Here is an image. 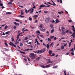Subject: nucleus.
I'll return each mask as SVG.
<instances>
[{"label": "nucleus", "instance_id": "obj_1", "mask_svg": "<svg viewBox=\"0 0 75 75\" xmlns=\"http://www.w3.org/2000/svg\"><path fill=\"white\" fill-rule=\"evenodd\" d=\"M46 5H47V6H45V5L44 4L41 5L39 6V9H41V8L44 7H49L51 6L50 5H49L47 4H46Z\"/></svg>", "mask_w": 75, "mask_h": 75}, {"label": "nucleus", "instance_id": "obj_52", "mask_svg": "<svg viewBox=\"0 0 75 75\" xmlns=\"http://www.w3.org/2000/svg\"><path fill=\"white\" fill-rule=\"evenodd\" d=\"M73 50H74V49H73V48H72L71 50H69V51H72Z\"/></svg>", "mask_w": 75, "mask_h": 75}, {"label": "nucleus", "instance_id": "obj_8", "mask_svg": "<svg viewBox=\"0 0 75 75\" xmlns=\"http://www.w3.org/2000/svg\"><path fill=\"white\" fill-rule=\"evenodd\" d=\"M40 30L41 31H43V32L44 31H45V29H43V28H40Z\"/></svg>", "mask_w": 75, "mask_h": 75}, {"label": "nucleus", "instance_id": "obj_56", "mask_svg": "<svg viewBox=\"0 0 75 75\" xmlns=\"http://www.w3.org/2000/svg\"><path fill=\"white\" fill-rule=\"evenodd\" d=\"M53 43H54V42H52V43L51 44H50V47H51V46H52V44H53Z\"/></svg>", "mask_w": 75, "mask_h": 75}, {"label": "nucleus", "instance_id": "obj_28", "mask_svg": "<svg viewBox=\"0 0 75 75\" xmlns=\"http://www.w3.org/2000/svg\"><path fill=\"white\" fill-rule=\"evenodd\" d=\"M54 4H52V5L53 6H56V4H55V3H54V2H53V3Z\"/></svg>", "mask_w": 75, "mask_h": 75}, {"label": "nucleus", "instance_id": "obj_51", "mask_svg": "<svg viewBox=\"0 0 75 75\" xmlns=\"http://www.w3.org/2000/svg\"><path fill=\"white\" fill-rule=\"evenodd\" d=\"M58 13H59V14H62V13H61V12H58Z\"/></svg>", "mask_w": 75, "mask_h": 75}, {"label": "nucleus", "instance_id": "obj_62", "mask_svg": "<svg viewBox=\"0 0 75 75\" xmlns=\"http://www.w3.org/2000/svg\"><path fill=\"white\" fill-rule=\"evenodd\" d=\"M28 39V38L27 37H26L25 38V40H27Z\"/></svg>", "mask_w": 75, "mask_h": 75}, {"label": "nucleus", "instance_id": "obj_41", "mask_svg": "<svg viewBox=\"0 0 75 75\" xmlns=\"http://www.w3.org/2000/svg\"><path fill=\"white\" fill-rule=\"evenodd\" d=\"M14 38H11V41L13 42V41H14Z\"/></svg>", "mask_w": 75, "mask_h": 75}, {"label": "nucleus", "instance_id": "obj_4", "mask_svg": "<svg viewBox=\"0 0 75 75\" xmlns=\"http://www.w3.org/2000/svg\"><path fill=\"white\" fill-rule=\"evenodd\" d=\"M50 65H51L50 64V65H47L46 66H44L43 65H40V67H41V68H48L49 67H50Z\"/></svg>", "mask_w": 75, "mask_h": 75}, {"label": "nucleus", "instance_id": "obj_35", "mask_svg": "<svg viewBox=\"0 0 75 75\" xmlns=\"http://www.w3.org/2000/svg\"><path fill=\"white\" fill-rule=\"evenodd\" d=\"M61 48L62 49H64V47L63 45H62L61 46Z\"/></svg>", "mask_w": 75, "mask_h": 75}, {"label": "nucleus", "instance_id": "obj_13", "mask_svg": "<svg viewBox=\"0 0 75 75\" xmlns=\"http://www.w3.org/2000/svg\"><path fill=\"white\" fill-rule=\"evenodd\" d=\"M30 9H29V10H28V11H27V9H26L25 11V12L26 13H27V11L28 13L30 12Z\"/></svg>", "mask_w": 75, "mask_h": 75}, {"label": "nucleus", "instance_id": "obj_64", "mask_svg": "<svg viewBox=\"0 0 75 75\" xmlns=\"http://www.w3.org/2000/svg\"><path fill=\"white\" fill-rule=\"evenodd\" d=\"M31 44H32V43H31V42H29L28 43V44H30V45H31Z\"/></svg>", "mask_w": 75, "mask_h": 75}, {"label": "nucleus", "instance_id": "obj_46", "mask_svg": "<svg viewBox=\"0 0 75 75\" xmlns=\"http://www.w3.org/2000/svg\"><path fill=\"white\" fill-rule=\"evenodd\" d=\"M40 35V37H42V38H43V35Z\"/></svg>", "mask_w": 75, "mask_h": 75}, {"label": "nucleus", "instance_id": "obj_36", "mask_svg": "<svg viewBox=\"0 0 75 75\" xmlns=\"http://www.w3.org/2000/svg\"><path fill=\"white\" fill-rule=\"evenodd\" d=\"M71 42H69V47H71Z\"/></svg>", "mask_w": 75, "mask_h": 75}, {"label": "nucleus", "instance_id": "obj_24", "mask_svg": "<svg viewBox=\"0 0 75 75\" xmlns=\"http://www.w3.org/2000/svg\"><path fill=\"white\" fill-rule=\"evenodd\" d=\"M8 28V26L6 25L4 29L5 30H7V29Z\"/></svg>", "mask_w": 75, "mask_h": 75}, {"label": "nucleus", "instance_id": "obj_53", "mask_svg": "<svg viewBox=\"0 0 75 75\" xmlns=\"http://www.w3.org/2000/svg\"><path fill=\"white\" fill-rule=\"evenodd\" d=\"M72 30L73 31H74V33H75V29L74 28V29H72Z\"/></svg>", "mask_w": 75, "mask_h": 75}, {"label": "nucleus", "instance_id": "obj_21", "mask_svg": "<svg viewBox=\"0 0 75 75\" xmlns=\"http://www.w3.org/2000/svg\"><path fill=\"white\" fill-rule=\"evenodd\" d=\"M21 41V40H20V39H19L18 40V39L17 40H17H16V42H17V43H18H18H19V42H18V41Z\"/></svg>", "mask_w": 75, "mask_h": 75}, {"label": "nucleus", "instance_id": "obj_39", "mask_svg": "<svg viewBox=\"0 0 75 75\" xmlns=\"http://www.w3.org/2000/svg\"><path fill=\"white\" fill-rule=\"evenodd\" d=\"M0 6H3V4L0 3Z\"/></svg>", "mask_w": 75, "mask_h": 75}, {"label": "nucleus", "instance_id": "obj_31", "mask_svg": "<svg viewBox=\"0 0 75 75\" xmlns=\"http://www.w3.org/2000/svg\"><path fill=\"white\" fill-rule=\"evenodd\" d=\"M75 35V32H74L73 33L72 35H71V36H72Z\"/></svg>", "mask_w": 75, "mask_h": 75}, {"label": "nucleus", "instance_id": "obj_58", "mask_svg": "<svg viewBox=\"0 0 75 75\" xmlns=\"http://www.w3.org/2000/svg\"><path fill=\"white\" fill-rule=\"evenodd\" d=\"M54 40H57V37H55L54 38Z\"/></svg>", "mask_w": 75, "mask_h": 75}, {"label": "nucleus", "instance_id": "obj_44", "mask_svg": "<svg viewBox=\"0 0 75 75\" xmlns=\"http://www.w3.org/2000/svg\"><path fill=\"white\" fill-rule=\"evenodd\" d=\"M68 32H69V30H67L66 31H65L66 33H68Z\"/></svg>", "mask_w": 75, "mask_h": 75}, {"label": "nucleus", "instance_id": "obj_27", "mask_svg": "<svg viewBox=\"0 0 75 75\" xmlns=\"http://www.w3.org/2000/svg\"><path fill=\"white\" fill-rule=\"evenodd\" d=\"M54 38V36L50 37V39H52V38Z\"/></svg>", "mask_w": 75, "mask_h": 75}, {"label": "nucleus", "instance_id": "obj_10", "mask_svg": "<svg viewBox=\"0 0 75 75\" xmlns=\"http://www.w3.org/2000/svg\"><path fill=\"white\" fill-rule=\"evenodd\" d=\"M30 14H32V13H33V11H34V9L33 8H31V10L30 9Z\"/></svg>", "mask_w": 75, "mask_h": 75}, {"label": "nucleus", "instance_id": "obj_34", "mask_svg": "<svg viewBox=\"0 0 75 75\" xmlns=\"http://www.w3.org/2000/svg\"><path fill=\"white\" fill-rule=\"evenodd\" d=\"M20 52H21V53H22V54H25V52H23L20 51Z\"/></svg>", "mask_w": 75, "mask_h": 75}, {"label": "nucleus", "instance_id": "obj_48", "mask_svg": "<svg viewBox=\"0 0 75 75\" xmlns=\"http://www.w3.org/2000/svg\"><path fill=\"white\" fill-rule=\"evenodd\" d=\"M39 27L40 28H42V25H40L39 26Z\"/></svg>", "mask_w": 75, "mask_h": 75}, {"label": "nucleus", "instance_id": "obj_57", "mask_svg": "<svg viewBox=\"0 0 75 75\" xmlns=\"http://www.w3.org/2000/svg\"><path fill=\"white\" fill-rule=\"evenodd\" d=\"M6 14H11V13L10 12H7L6 13Z\"/></svg>", "mask_w": 75, "mask_h": 75}, {"label": "nucleus", "instance_id": "obj_49", "mask_svg": "<svg viewBox=\"0 0 75 75\" xmlns=\"http://www.w3.org/2000/svg\"><path fill=\"white\" fill-rule=\"evenodd\" d=\"M37 43L38 45H40V43H38V41H37Z\"/></svg>", "mask_w": 75, "mask_h": 75}, {"label": "nucleus", "instance_id": "obj_16", "mask_svg": "<svg viewBox=\"0 0 75 75\" xmlns=\"http://www.w3.org/2000/svg\"><path fill=\"white\" fill-rule=\"evenodd\" d=\"M21 15H24V13H23V10H21Z\"/></svg>", "mask_w": 75, "mask_h": 75}, {"label": "nucleus", "instance_id": "obj_22", "mask_svg": "<svg viewBox=\"0 0 75 75\" xmlns=\"http://www.w3.org/2000/svg\"><path fill=\"white\" fill-rule=\"evenodd\" d=\"M33 17L37 18V17H38V15H35Z\"/></svg>", "mask_w": 75, "mask_h": 75}, {"label": "nucleus", "instance_id": "obj_25", "mask_svg": "<svg viewBox=\"0 0 75 75\" xmlns=\"http://www.w3.org/2000/svg\"><path fill=\"white\" fill-rule=\"evenodd\" d=\"M54 29H52L51 31V33H54Z\"/></svg>", "mask_w": 75, "mask_h": 75}, {"label": "nucleus", "instance_id": "obj_7", "mask_svg": "<svg viewBox=\"0 0 75 75\" xmlns=\"http://www.w3.org/2000/svg\"><path fill=\"white\" fill-rule=\"evenodd\" d=\"M55 23H59L60 22V21H59L58 19V18H57L56 20H55Z\"/></svg>", "mask_w": 75, "mask_h": 75}, {"label": "nucleus", "instance_id": "obj_60", "mask_svg": "<svg viewBox=\"0 0 75 75\" xmlns=\"http://www.w3.org/2000/svg\"><path fill=\"white\" fill-rule=\"evenodd\" d=\"M71 55H74V54L73 53V52H71Z\"/></svg>", "mask_w": 75, "mask_h": 75}, {"label": "nucleus", "instance_id": "obj_32", "mask_svg": "<svg viewBox=\"0 0 75 75\" xmlns=\"http://www.w3.org/2000/svg\"><path fill=\"white\" fill-rule=\"evenodd\" d=\"M44 13H45V14H47V13H48V11H44Z\"/></svg>", "mask_w": 75, "mask_h": 75}, {"label": "nucleus", "instance_id": "obj_63", "mask_svg": "<svg viewBox=\"0 0 75 75\" xmlns=\"http://www.w3.org/2000/svg\"><path fill=\"white\" fill-rule=\"evenodd\" d=\"M69 33L70 34H72V32L71 31H69Z\"/></svg>", "mask_w": 75, "mask_h": 75}, {"label": "nucleus", "instance_id": "obj_59", "mask_svg": "<svg viewBox=\"0 0 75 75\" xmlns=\"http://www.w3.org/2000/svg\"><path fill=\"white\" fill-rule=\"evenodd\" d=\"M19 7H21V8H23V7H24V6H19Z\"/></svg>", "mask_w": 75, "mask_h": 75}, {"label": "nucleus", "instance_id": "obj_2", "mask_svg": "<svg viewBox=\"0 0 75 75\" xmlns=\"http://www.w3.org/2000/svg\"><path fill=\"white\" fill-rule=\"evenodd\" d=\"M45 51V49L44 48L43 49L41 50H39L37 52L38 54H42V52H44Z\"/></svg>", "mask_w": 75, "mask_h": 75}, {"label": "nucleus", "instance_id": "obj_15", "mask_svg": "<svg viewBox=\"0 0 75 75\" xmlns=\"http://www.w3.org/2000/svg\"><path fill=\"white\" fill-rule=\"evenodd\" d=\"M53 62L52 61H51L49 60V61L47 62V63L48 64H49L50 63H52Z\"/></svg>", "mask_w": 75, "mask_h": 75}, {"label": "nucleus", "instance_id": "obj_55", "mask_svg": "<svg viewBox=\"0 0 75 75\" xmlns=\"http://www.w3.org/2000/svg\"><path fill=\"white\" fill-rule=\"evenodd\" d=\"M69 53H67L65 55H69Z\"/></svg>", "mask_w": 75, "mask_h": 75}, {"label": "nucleus", "instance_id": "obj_42", "mask_svg": "<svg viewBox=\"0 0 75 75\" xmlns=\"http://www.w3.org/2000/svg\"><path fill=\"white\" fill-rule=\"evenodd\" d=\"M43 45H44V46H45V47H46L47 46V45H45V44L44 43H43Z\"/></svg>", "mask_w": 75, "mask_h": 75}, {"label": "nucleus", "instance_id": "obj_19", "mask_svg": "<svg viewBox=\"0 0 75 75\" xmlns=\"http://www.w3.org/2000/svg\"><path fill=\"white\" fill-rule=\"evenodd\" d=\"M57 67H58V66H53V67L52 68H54V69L55 68V69H56L57 68Z\"/></svg>", "mask_w": 75, "mask_h": 75}, {"label": "nucleus", "instance_id": "obj_23", "mask_svg": "<svg viewBox=\"0 0 75 75\" xmlns=\"http://www.w3.org/2000/svg\"><path fill=\"white\" fill-rule=\"evenodd\" d=\"M4 44L5 45L6 47H8V45L7 44L6 42H5L4 43Z\"/></svg>", "mask_w": 75, "mask_h": 75}, {"label": "nucleus", "instance_id": "obj_33", "mask_svg": "<svg viewBox=\"0 0 75 75\" xmlns=\"http://www.w3.org/2000/svg\"><path fill=\"white\" fill-rule=\"evenodd\" d=\"M47 40L48 41H51V39H50L49 38H48Z\"/></svg>", "mask_w": 75, "mask_h": 75}, {"label": "nucleus", "instance_id": "obj_12", "mask_svg": "<svg viewBox=\"0 0 75 75\" xmlns=\"http://www.w3.org/2000/svg\"><path fill=\"white\" fill-rule=\"evenodd\" d=\"M52 50H50L49 52V54L50 55H51V54H52Z\"/></svg>", "mask_w": 75, "mask_h": 75}, {"label": "nucleus", "instance_id": "obj_17", "mask_svg": "<svg viewBox=\"0 0 75 75\" xmlns=\"http://www.w3.org/2000/svg\"><path fill=\"white\" fill-rule=\"evenodd\" d=\"M41 57H38L37 58H36V59L37 61H38L40 59Z\"/></svg>", "mask_w": 75, "mask_h": 75}, {"label": "nucleus", "instance_id": "obj_18", "mask_svg": "<svg viewBox=\"0 0 75 75\" xmlns=\"http://www.w3.org/2000/svg\"><path fill=\"white\" fill-rule=\"evenodd\" d=\"M36 33L37 34H41V33L39 30H37L36 31Z\"/></svg>", "mask_w": 75, "mask_h": 75}, {"label": "nucleus", "instance_id": "obj_45", "mask_svg": "<svg viewBox=\"0 0 75 75\" xmlns=\"http://www.w3.org/2000/svg\"><path fill=\"white\" fill-rule=\"evenodd\" d=\"M54 55H55V54L54 53H53V54L51 55V56H52V57H53L54 56Z\"/></svg>", "mask_w": 75, "mask_h": 75}, {"label": "nucleus", "instance_id": "obj_11", "mask_svg": "<svg viewBox=\"0 0 75 75\" xmlns=\"http://www.w3.org/2000/svg\"><path fill=\"white\" fill-rule=\"evenodd\" d=\"M18 17H20V18H24L25 17L24 16H22L21 15H19L18 16Z\"/></svg>", "mask_w": 75, "mask_h": 75}, {"label": "nucleus", "instance_id": "obj_40", "mask_svg": "<svg viewBox=\"0 0 75 75\" xmlns=\"http://www.w3.org/2000/svg\"><path fill=\"white\" fill-rule=\"evenodd\" d=\"M64 29H65L64 28H62V32H64V31H65V30H64Z\"/></svg>", "mask_w": 75, "mask_h": 75}, {"label": "nucleus", "instance_id": "obj_54", "mask_svg": "<svg viewBox=\"0 0 75 75\" xmlns=\"http://www.w3.org/2000/svg\"><path fill=\"white\" fill-rule=\"evenodd\" d=\"M16 28H17V27H16V26H14L13 27V28L14 29H16Z\"/></svg>", "mask_w": 75, "mask_h": 75}, {"label": "nucleus", "instance_id": "obj_29", "mask_svg": "<svg viewBox=\"0 0 75 75\" xmlns=\"http://www.w3.org/2000/svg\"><path fill=\"white\" fill-rule=\"evenodd\" d=\"M29 49H27L24 50V51H29Z\"/></svg>", "mask_w": 75, "mask_h": 75}, {"label": "nucleus", "instance_id": "obj_26", "mask_svg": "<svg viewBox=\"0 0 75 75\" xmlns=\"http://www.w3.org/2000/svg\"><path fill=\"white\" fill-rule=\"evenodd\" d=\"M12 4H13V3L10 2H9L8 4H11V5Z\"/></svg>", "mask_w": 75, "mask_h": 75}, {"label": "nucleus", "instance_id": "obj_6", "mask_svg": "<svg viewBox=\"0 0 75 75\" xmlns=\"http://www.w3.org/2000/svg\"><path fill=\"white\" fill-rule=\"evenodd\" d=\"M49 18H48L46 19L45 22L46 23H48L49 22V20H50Z\"/></svg>", "mask_w": 75, "mask_h": 75}, {"label": "nucleus", "instance_id": "obj_37", "mask_svg": "<svg viewBox=\"0 0 75 75\" xmlns=\"http://www.w3.org/2000/svg\"><path fill=\"white\" fill-rule=\"evenodd\" d=\"M23 43H21L20 44V46L21 47H23Z\"/></svg>", "mask_w": 75, "mask_h": 75}, {"label": "nucleus", "instance_id": "obj_3", "mask_svg": "<svg viewBox=\"0 0 75 75\" xmlns=\"http://www.w3.org/2000/svg\"><path fill=\"white\" fill-rule=\"evenodd\" d=\"M30 57H31L32 59H35V55L34 53H31L30 54Z\"/></svg>", "mask_w": 75, "mask_h": 75}, {"label": "nucleus", "instance_id": "obj_14", "mask_svg": "<svg viewBox=\"0 0 75 75\" xmlns=\"http://www.w3.org/2000/svg\"><path fill=\"white\" fill-rule=\"evenodd\" d=\"M46 47L47 49H49V48L50 47L49 44H47Z\"/></svg>", "mask_w": 75, "mask_h": 75}, {"label": "nucleus", "instance_id": "obj_47", "mask_svg": "<svg viewBox=\"0 0 75 75\" xmlns=\"http://www.w3.org/2000/svg\"><path fill=\"white\" fill-rule=\"evenodd\" d=\"M68 21L70 23H72V20H69Z\"/></svg>", "mask_w": 75, "mask_h": 75}, {"label": "nucleus", "instance_id": "obj_5", "mask_svg": "<svg viewBox=\"0 0 75 75\" xmlns=\"http://www.w3.org/2000/svg\"><path fill=\"white\" fill-rule=\"evenodd\" d=\"M9 44L10 45H11V46H13L14 47H16V46L14 43H13L12 42H10V43H9Z\"/></svg>", "mask_w": 75, "mask_h": 75}, {"label": "nucleus", "instance_id": "obj_9", "mask_svg": "<svg viewBox=\"0 0 75 75\" xmlns=\"http://www.w3.org/2000/svg\"><path fill=\"white\" fill-rule=\"evenodd\" d=\"M21 34V33H19V34H18L17 36V40H18V39L19 38V35H20V34Z\"/></svg>", "mask_w": 75, "mask_h": 75}, {"label": "nucleus", "instance_id": "obj_61", "mask_svg": "<svg viewBox=\"0 0 75 75\" xmlns=\"http://www.w3.org/2000/svg\"><path fill=\"white\" fill-rule=\"evenodd\" d=\"M52 23H55V21H54V20H53Z\"/></svg>", "mask_w": 75, "mask_h": 75}, {"label": "nucleus", "instance_id": "obj_38", "mask_svg": "<svg viewBox=\"0 0 75 75\" xmlns=\"http://www.w3.org/2000/svg\"><path fill=\"white\" fill-rule=\"evenodd\" d=\"M29 20L30 21H31L32 20V18L29 17Z\"/></svg>", "mask_w": 75, "mask_h": 75}, {"label": "nucleus", "instance_id": "obj_50", "mask_svg": "<svg viewBox=\"0 0 75 75\" xmlns=\"http://www.w3.org/2000/svg\"><path fill=\"white\" fill-rule=\"evenodd\" d=\"M9 32H7L5 33L7 35L8 34Z\"/></svg>", "mask_w": 75, "mask_h": 75}, {"label": "nucleus", "instance_id": "obj_20", "mask_svg": "<svg viewBox=\"0 0 75 75\" xmlns=\"http://www.w3.org/2000/svg\"><path fill=\"white\" fill-rule=\"evenodd\" d=\"M61 34L62 35H65V32H62L61 33Z\"/></svg>", "mask_w": 75, "mask_h": 75}, {"label": "nucleus", "instance_id": "obj_30", "mask_svg": "<svg viewBox=\"0 0 75 75\" xmlns=\"http://www.w3.org/2000/svg\"><path fill=\"white\" fill-rule=\"evenodd\" d=\"M14 24H15V25L17 26V23H16V22H13Z\"/></svg>", "mask_w": 75, "mask_h": 75}, {"label": "nucleus", "instance_id": "obj_43", "mask_svg": "<svg viewBox=\"0 0 75 75\" xmlns=\"http://www.w3.org/2000/svg\"><path fill=\"white\" fill-rule=\"evenodd\" d=\"M50 26L51 28H52L53 27V25H50Z\"/></svg>", "mask_w": 75, "mask_h": 75}]
</instances>
